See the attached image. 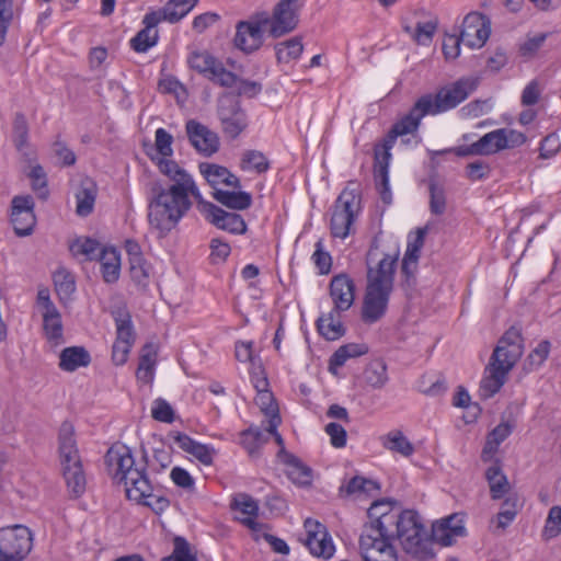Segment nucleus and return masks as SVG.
Masks as SVG:
<instances>
[{
    "label": "nucleus",
    "mask_w": 561,
    "mask_h": 561,
    "mask_svg": "<svg viewBox=\"0 0 561 561\" xmlns=\"http://www.w3.org/2000/svg\"><path fill=\"white\" fill-rule=\"evenodd\" d=\"M197 2L198 0H169L162 9L147 13L142 21L145 27L130 39L131 48L137 53L147 51L157 44L158 31L154 27L161 21L179 22Z\"/></svg>",
    "instance_id": "obj_7"
},
{
    "label": "nucleus",
    "mask_w": 561,
    "mask_h": 561,
    "mask_svg": "<svg viewBox=\"0 0 561 561\" xmlns=\"http://www.w3.org/2000/svg\"><path fill=\"white\" fill-rule=\"evenodd\" d=\"M369 523L363 527L359 536V551L364 561H398L391 543L398 538L403 550L421 556V517L415 510L400 513L393 510L390 500L375 501L367 511Z\"/></svg>",
    "instance_id": "obj_1"
},
{
    "label": "nucleus",
    "mask_w": 561,
    "mask_h": 561,
    "mask_svg": "<svg viewBox=\"0 0 561 561\" xmlns=\"http://www.w3.org/2000/svg\"><path fill=\"white\" fill-rule=\"evenodd\" d=\"M28 124L22 113H16L13 121V141L19 151L27 146Z\"/></svg>",
    "instance_id": "obj_47"
},
{
    "label": "nucleus",
    "mask_w": 561,
    "mask_h": 561,
    "mask_svg": "<svg viewBox=\"0 0 561 561\" xmlns=\"http://www.w3.org/2000/svg\"><path fill=\"white\" fill-rule=\"evenodd\" d=\"M170 477L175 485L185 490H193L195 481L193 477L181 467H174L171 470Z\"/></svg>",
    "instance_id": "obj_62"
},
{
    "label": "nucleus",
    "mask_w": 561,
    "mask_h": 561,
    "mask_svg": "<svg viewBox=\"0 0 561 561\" xmlns=\"http://www.w3.org/2000/svg\"><path fill=\"white\" fill-rule=\"evenodd\" d=\"M399 253L386 254L376 267H368L367 285L362 307V320L367 324L379 321L387 311Z\"/></svg>",
    "instance_id": "obj_5"
},
{
    "label": "nucleus",
    "mask_w": 561,
    "mask_h": 561,
    "mask_svg": "<svg viewBox=\"0 0 561 561\" xmlns=\"http://www.w3.org/2000/svg\"><path fill=\"white\" fill-rule=\"evenodd\" d=\"M156 364V353L150 344L145 345L139 358L137 368V378L141 381L149 382L153 378V366Z\"/></svg>",
    "instance_id": "obj_40"
},
{
    "label": "nucleus",
    "mask_w": 561,
    "mask_h": 561,
    "mask_svg": "<svg viewBox=\"0 0 561 561\" xmlns=\"http://www.w3.org/2000/svg\"><path fill=\"white\" fill-rule=\"evenodd\" d=\"M262 20L259 22L240 21L236 26L234 46L245 54L257 50L263 44Z\"/></svg>",
    "instance_id": "obj_21"
},
{
    "label": "nucleus",
    "mask_w": 561,
    "mask_h": 561,
    "mask_svg": "<svg viewBox=\"0 0 561 561\" xmlns=\"http://www.w3.org/2000/svg\"><path fill=\"white\" fill-rule=\"evenodd\" d=\"M368 353L366 344L348 343L340 346L329 360V369L336 374V368L342 367L348 358L358 357Z\"/></svg>",
    "instance_id": "obj_33"
},
{
    "label": "nucleus",
    "mask_w": 561,
    "mask_h": 561,
    "mask_svg": "<svg viewBox=\"0 0 561 561\" xmlns=\"http://www.w3.org/2000/svg\"><path fill=\"white\" fill-rule=\"evenodd\" d=\"M172 437L183 451L195 457L204 466L213 465L214 456L216 455V450L213 447L201 444L180 432L172 434Z\"/></svg>",
    "instance_id": "obj_25"
},
{
    "label": "nucleus",
    "mask_w": 561,
    "mask_h": 561,
    "mask_svg": "<svg viewBox=\"0 0 561 561\" xmlns=\"http://www.w3.org/2000/svg\"><path fill=\"white\" fill-rule=\"evenodd\" d=\"M420 253L421 227H416L408 236L407 250L401 262L402 286L405 291L416 289Z\"/></svg>",
    "instance_id": "obj_14"
},
{
    "label": "nucleus",
    "mask_w": 561,
    "mask_h": 561,
    "mask_svg": "<svg viewBox=\"0 0 561 561\" xmlns=\"http://www.w3.org/2000/svg\"><path fill=\"white\" fill-rule=\"evenodd\" d=\"M383 448L400 454L403 457H410L414 453L411 442L399 430L390 431L379 437Z\"/></svg>",
    "instance_id": "obj_35"
},
{
    "label": "nucleus",
    "mask_w": 561,
    "mask_h": 561,
    "mask_svg": "<svg viewBox=\"0 0 561 561\" xmlns=\"http://www.w3.org/2000/svg\"><path fill=\"white\" fill-rule=\"evenodd\" d=\"M58 455L62 476L69 491L80 496L85 491L87 480L72 423L64 421L58 431Z\"/></svg>",
    "instance_id": "obj_6"
},
{
    "label": "nucleus",
    "mask_w": 561,
    "mask_h": 561,
    "mask_svg": "<svg viewBox=\"0 0 561 561\" xmlns=\"http://www.w3.org/2000/svg\"><path fill=\"white\" fill-rule=\"evenodd\" d=\"M466 535L463 520L457 514L433 523L428 538L423 539V561L435 557V552L428 547L430 545L437 543L440 547H449L455 543L457 537Z\"/></svg>",
    "instance_id": "obj_10"
},
{
    "label": "nucleus",
    "mask_w": 561,
    "mask_h": 561,
    "mask_svg": "<svg viewBox=\"0 0 561 561\" xmlns=\"http://www.w3.org/2000/svg\"><path fill=\"white\" fill-rule=\"evenodd\" d=\"M35 203L31 195H16L11 201V224L19 237L33 233L36 225Z\"/></svg>",
    "instance_id": "obj_15"
},
{
    "label": "nucleus",
    "mask_w": 561,
    "mask_h": 561,
    "mask_svg": "<svg viewBox=\"0 0 561 561\" xmlns=\"http://www.w3.org/2000/svg\"><path fill=\"white\" fill-rule=\"evenodd\" d=\"M13 21V0H0V46L5 42L9 25Z\"/></svg>",
    "instance_id": "obj_53"
},
{
    "label": "nucleus",
    "mask_w": 561,
    "mask_h": 561,
    "mask_svg": "<svg viewBox=\"0 0 561 561\" xmlns=\"http://www.w3.org/2000/svg\"><path fill=\"white\" fill-rule=\"evenodd\" d=\"M214 198L221 205L237 210L248 209L252 204V196L247 192H229L224 190H215Z\"/></svg>",
    "instance_id": "obj_37"
},
{
    "label": "nucleus",
    "mask_w": 561,
    "mask_h": 561,
    "mask_svg": "<svg viewBox=\"0 0 561 561\" xmlns=\"http://www.w3.org/2000/svg\"><path fill=\"white\" fill-rule=\"evenodd\" d=\"M421 123V98L416 99L409 114L398 121L388 131L381 144L374 149V174L377 185L380 187L381 199L389 204L391 194L389 191L388 167L391 158L390 150L398 138L405 145L411 138H415Z\"/></svg>",
    "instance_id": "obj_4"
},
{
    "label": "nucleus",
    "mask_w": 561,
    "mask_h": 561,
    "mask_svg": "<svg viewBox=\"0 0 561 561\" xmlns=\"http://www.w3.org/2000/svg\"><path fill=\"white\" fill-rule=\"evenodd\" d=\"M460 44H462V41H460L459 36L446 35L443 42V53L447 60L456 59L459 56Z\"/></svg>",
    "instance_id": "obj_64"
},
{
    "label": "nucleus",
    "mask_w": 561,
    "mask_h": 561,
    "mask_svg": "<svg viewBox=\"0 0 561 561\" xmlns=\"http://www.w3.org/2000/svg\"><path fill=\"white\" fill-rule=\"evenodd\" d=\"M116 324V341L133 345L135 342V331L131 323L130 313L125 308H118L113 311Z\"/></svg>",
    "instance_id": "obj_38"
},
{
    "label": "nucleus",
    "mask_w": 561,
    "mask_h": 561,
    "mask_svg": "<svg viewBox=\"0 0 561 561\" xmlns=\"http://www.w3.org/2000/svg\"><path fill=\"white\" fill-rule=\"evenodd\" d=\"M312 260L319 268L320 274H329L332 266V257L329 252L323 251L322 242L316 243V251L312 254Z\"/></svg>",
    "instance_id": "obj_57"
},
{
    "label": "nucleus",
    "mask_w": 561,
    "mask_h": 561,
    "mask_svg": "<svg viewBox=\"0 0 561 561\" xmlns=\"http://www.w3.org/2000/svg\"><path fill=\"white\" fill-rule=\"evenodd\" d=\"M110 474L114 480L122 481L125 471L131 470L136 465L129 447L116 443L110 447L104 457Z\"/></svg>",
    "instance_id": "obj_22"
},
{
    "label": "nucleus",
    "mask_w": 561,
    "mask_h": 561,
    "mask_svg": "<svg viewBox=\"0 0 561 561\" xmlns=\"http://www.w3.org/2000/svg\"><path fill=\"white\" fill-rule=\"evenodd\" d=\"M32 180V188L38 193V197L45 199L48 195L46 173L42 165L36 164L32 167L30 173Z\"/></svg>",
    "instance_id": "obj_54"
},
{
    "label": "nucleus",
    "mask_w": 561,
    "mask_h": 561,
    "mask_svg": "<svg viewBox=\"0 0 561 561\" xmlns=\"http://www.w3.org/2000/svg\"><path fill=\"white\" fill-rule=\"evenodd\" d=\"M157 167L171 184L152 186L148 220L150 226L164 237L192 208V198L201 206L204 201L193 176L175 161L159 159Z\"/></svg>",
    "instance_id": "obj_2"
},
{
    "label": "nucleus",
    "mask_w": 561,
    "mask_h": 561,
    "mask_svg": "<svg viewBox=\"0 0 561 561\" xmlns=\"http://www.w3.org/2000/svg\"><path fill=\"white\" fill-rule=\"evenodd\" d=\"M161 561H197L196 554L192 551L188 541L181 536L173 539V552Z\"/></svg>",
    "instance_id": "obj_43"
},
{
    "label": "nucleus",
    "mask_w": 561,
    "mask_h": 561,
    "mask_svg": "<svg viewBox=\"0 0 561 561\" xmlns=\"http://www.w3.org/2000/svg\"><path fill=\"white\" fill-rule=\"evenodd\" d=\"M550 352V342L541 341L528 355L525 366L533 370L540 367L547 359Z\"/></svg>",
    "instance_id": "obj_52"
},
{
    "label": "nucleus",
    "mask_w": 561,
    "mask_h": 561,
    "mask_svg": "<svg viewBox=\"0 0 561 561\" xmlns=\"http://www.w3.org/2000/svg\"><path fill=\"white\" fill-rule=\"evenodd\" d=\"M96 191V185L92 180L87 179L81 182V185L76 193V211L79 216L85 217L92 213L95 203Z\"/></svg>",
    "instance_id": "obj_32"
},
{
    "label": "nucleus",
    "mask_w": 561,
    "mask_h": 561,
    "mask_svg": "<svg viewBox=\"0 0 561 561\" xmlns=\"http://www.w3.org/2000/svg\"><path fill=\"white\" fill-rule=\"evenodd\" d=\"M502 141L504 139L500 136L499 129L485 134L476 141L479 156H489L503 150Z\"/></svg>",
    "instance_id": "obj_41"
},
{
    "label": "nucleus",
    "mask_w": 561,
    "mask_h": 561,
    "mask_svg": "<svg viewBox=\"0 0 561 561\" xmlns=\"http://www.w3.org/2000/svg\"><path fill=\"white\" fill-rule=\"evenodd\" d=\"M339 312L333 309L327 316H322L317 320L319 333L329 341H335L345 333L343 324L337 320Z\"/></svg>",
    "instance_id": "obj_36"
},
{
    "label": "nucleus",
    "mask_w": 561,
    "mask_h": 561,
    "mask_svg": "<svg viewBox=\"0 0 561 561\" xmlns=\"http://www.w3.org/2000/svg\"><path fill=\"white\" fill-rule=\"evenodd\" d=\"M524 353V339L520 328L512 325L499 340L485 366L480 382L479 393L484 400L490 399L507 380L508 373L514 368Z\"/></svg>",
    "instance_id": "obj_3"
},
{
    "label": "nucleus",
    "mask_w": 561,
    "mask_h": 561,
    "mask_svg": "<svg viewBox=\"0 0 561 561\" xmlns=\"http://www.w3.org/2000/svg\"><path fill=\"white\" fill-rule=\"evenodd\" d=\"M330 296L336 311H346L354 304L355 284L346 274L335 275L330 282Z\"/></svg>",
    "instance_id": "obj_23"
},
{
    "label": "nucleus",
    "mask_w": 561,
    "mask_h": 561,
    "mask_svg": "<svg viewBox=\"0 0 561 561\" xmlns=\"http://www.w3.org/2000/svg\"><path fill=\"white\" fill-rule=\"evenodd\" d=\"M302 7V0H279L274 7L272 16L264 18L262 23L270 25L268 32L273 37H280L297 27Z\"/></svg>",
    "instance_id": "obj_13"
},
{
    "label": "nucleus",
    "mask_w": 561,
    "mask_h": 561,
    "mask_svg": "<svg viewBox=\"0 0 561 561\" xmlns=\"http://www.w3.org/2000/svg\"><path fill=\"white\" fill-rule=\"evenodd\" d=\"M512 430L513 427L510 423L502 422L488 434L484 447L481 453L482 461L488 462L493 458L501 443H503L511 435Z\"/></svg>",
    "instance_id": "obj_28"
},
{
    "label": "nucleus",
    "mask_w": 561,
    "mask_h": 561,
    "mask_svg": "<svg viewBox=\"0 0 561 561\" xmlns=\"http://www.w3.org/2000/svg\"><path fill=\"white\" fill-rule=\"evenodd\" d=\"M199 170L214 188L219 184H224L226 176H230V171L227 168L215 163H201Z\"/></svg>",
    "instance_id": "obj_44"
},
{
    "label": "nucleus",
    "mask_w": 561,
    "mask_h": 561,
    "mask_svg": "<svg viewBox=\"0 0 561 561\" xmlns=\"http://www.w3.org/2000/svg\"><path fill=\"white\" fill-rule=\"evenodd\" d=\"M186 134L191 145L206 157L218 151L219 138L216 133L211 131L207 126L190 119L185 126Z\"/></svg>",
    "instance_id": "obj_19"
},
{
    "label": "nucleus",
    "mask_w": 561,
    "mask_h": 561,
    "mask_svg": "<svg viewBox=\"0 0 561 561\" xmlns=\"http://www.w3.org/2000/svg\"><path fill=\"white\" fill-rule=\"evenodd\" d=\"M490 31V21L482 13L473 11L465 16L458 36L469 48H480L488 41Z\"/></svg>",
    "instance_id": "obj_16"
},
{
    "label": "nucleus",
    "mask_w": 561,
    "mask_h": 561,
    "mask_svg": "<svg viewBox=\"0 0 561 561\" xmlns=\"http://www.w3.org/2000/svg\"><path fill=\"white\" fill-rule=\"evenodd\" d=\"M208 79L226 88L234 87V84L238 82L237 75L227 70L220 61H218L215 68L211 70Z\"/></svg>",
    "instance_id": "obj_51"
},
{
    "label": "nucleus",
    "mask_w": 561,
    "mask_h": 561,
    "mask_svg": "<svg viewBox=\"0 0 561 561\" xmlns=\"http://www.w3.org/2000/svg\"><path fill=\"white\" fill-rule=\"evenodd\" d=\"M499 133L504 139V141H502L503 149L519 147L527 140L525 134L514 129L500 128Z\"/></svg>",
    "instance_id": "obj_59"
},
{
    "label": "nucleus",
    "mask_w": 561,
    "mask_h": 561,
    "mask_svg": "<svg viewBox=\"0 0 561 561\" xmlns=\"http://www.w3.org/2000/svg\"><path fill=\"white\" fill-rule=\"evenodd\" d=\"M325 433L330 436L331 444L335 448H342L346 445V431L337 423L331 422L325 426Z\"/></svg>",
    "instance_id": "obj_60"
},
{
    "label": "nucleus",
    "mask_w": 561,
    "mask_h": 561,
    "mask_svg": "<svg viewBox=\"0 0 561 561\" xmlns=\"http://www.w3.org/2000/svg\"><path fill=\"white\" fill-rule=\"evenodd\" d=\"M304 527L307 533L305 545L308 547L310 553L316 557L330 559L334 553V546L327 527L310 517L305 519Z\"/></svg>",
    "instance_id": "obj_17"
},
{
    "label": "nucleus",
    "mask_w": 561,
    "mask_h": 561,
    "mask_svg": "<svg viewBox=\"0 0 561 561\" xmlns=\"http://www.w3.org/2000/svg\"><path fill=\"white\" fill-rule=\"evenodd\" d=\"M91 363L89 352L82 346H69L59 355V368L64 371H75L80 367H87Z\"/></svg>",
    "instance_id": "obj_26"
},
{
    "label": "nucleus",
    "mask_w": 561,
    "mask_h": 561,
    "mask_svg": "<svg viewBox=\"0 0 561 561\" xmlns=\"http://www.w3.org/2000/svg\"><path fill=\"white\" fill-rule=\"evenodd\" d=\"M546 534L549 535V537H556L561 533V507L560 506H553L550 508L546 526H545Z\"/></svg>",
    "instance_id": "obj_61"
},
{
    "label": "nucleus",
    "mask_w": 561,
    "mask_h": 561,
    "mask_svg": "<svg viewBox=\"0 0 561 561\" xmlns=\"http://www.w3.org/2000/svg\"><path fill=\"white\" fill-rule=\"evenodd\" d=\"M151 416L159 422L172 423L174 421V411L164 399L158 398L153 401Z\"/></svg>",
    "instance_id": "obj_55"
},
{
    "label": "nucleus",
    "mask_w": 561,
    "mask_h": 561,
    "mask_svg": "<svg viewBox=\"0 0 561 561\" xmlns=\"http://www.w3.org/2000/svg\"><path fill=\"white\" fill-rule=\"evenodd\" d=\"M365 380L373 388L380 389L388 381L387 367L382 362L370 364L365 370Z\"/></svg>",
    "instance_id": "obj_46"
},
{
    "label": "nucleus",
    "mask_w": 561,
    "mask_h": 561,
    "mask_svg": "<svg viewBox=\"0 0 561 561\" xmlns=\"http://www.w3.org/2000/svg\"><path fill=\"white\" fill-rule=\"evenodd\" d=\"M202 211L206 218L217 228L227 230L234 234H243L247 231V224L242 216L236 213H228L213 203H202Z\"/></svg>",
    "instance_id": "obj_18"
},
{
    "label": "nucleus",
    "mask_w": 561,
    "mask_h": 561,
    "mask_svg": "<svg viewBox=\"0 0 561 561\" xmlns=\"http://www.w3.org/2000/svg\"><path fill=\"white\" fill-rule=\"evenodd\" d=\"M173 137L170 133H168L163 128H158L154 134V145L160 157L152 158V160L158 163L159 159H167L173 154L172 149Z\"/></svg>",
    "instance_id": "obj_49"
},
{
    "label": "nucleus",
    "mask_w": 561,
    "mask_h": 561,
    "mask_svg": "<svg viewBox=\"0 0 561 561\" xmlns=\"http://www.w3.org/2000/svg\"><path fill=\"white\" fill-rule=\"evenodd\" d=\"M255 403L268 417V426L266 432H275V428H277L280 423V417L278 415V407L274 400L273 393L265 389L259 390L255 398Z\"/></svg>",
    "instance_id": "obj_34"
},
{
    "label": "nucleus",
    "mask_w": 561,
    "mask_h": 561,
    "mask_svg": "<svg viewBox=\"0 0 561 561\" xmlns=\"http://www.w3.org/2000/svg\"><path fill=\"white\" fill-rule=\"evenodd\" d=\"M217 115L222 133L231 139L237 138L248 126L247 114L233 93L226 92L218 98Z\"/></svg>",
    "instance_id": "obj_12"
},
{
    "label": "nucleus",
    "mask_w": 561,
    "mask_h": 561,
    "mask_svg": "<svg viewBox=\"0 0 561 561\" xmlns=\"http://www.w3.org/2000/svg\"><path fill=\"white\" fill-rule=\"evenodd\" d=\"M118 483L125 485L127 497L138 503L151 495L152 486L146 473V462L135 466L129 471H125L122 476V481H118Z\"/></svg>",
    "instance_id": "obj_20"
},
{
    "label": "nucleus",
    "mask_w": 561,
    "mask_h": 561,
    "mask_svg": "<svg viewBox=\"0 0 561 561\" xmlns=\"http://www.w3.org/2000/svg\"><path fill=\"white\" fill-rule=\"evenodd\" d=\"M103 249L99 241L91 238H78L70 244V251L75 256H84L89 261L99 259Z\"/></svg>",
    "instance_id": "obj_39"
},
{
    "label": "nucleus",
    "mask_w": 561,
    "mask_h": 561,
    "mask_svg": "<svg viewBox=\"0 0 561 561\" xmlns=\"http://www.w3.org/2000/svg\"><path fill=\"white\" fill-rule=\"evenodd\" d=\"M485 479L490 486L491 497L493 500H500L504 497L510 491V482L506 476L503 473L499 461H495L485 471Z\"/></svg>",
    "instance_id": "obj_31"
},
{
    "label": "nucleus",
    "mask_w": 561,
    "mask_h": 561,
    "mask_svg": "<svg viewBox=\"0 0 561 561\" xmlns=\"http://www.w3.org/2000/svg\"><path fill=\"white\" fill-rule=\"evenodd\" d=\"M33 536L22 525L0 529V561H22L31 552Z\"/></svg>",
    "instance_id": "obj_11"
},
{
    "label": "nucleus",
    "mask_w": 561,
    "mask_h": 561,
    "mask_svg": "<svg viewBox=\"0 0 561 561\" xmlns=\"http://www.w3.org/2000/svg\"><path fill=\"white\" fill-rule=\"evenodd\" d=\"M430 191V211L433 215H443L446 210V194L445 190L438 183L431 181L428 185Z\"/></svg>",
    "instance_id": "obj_45"
},
{
    "label": "nucleus",
    "mask_w": 561,
    "mask_h": 561,
    "mask_svg": "<svg viewBox=\"0 0 561 561\" xmlns=\"http://www.w3.org/2000/svg\"><path fill=\"white\" fill-rule=\"evenodd\" d=\"M360 209V195L345 188L337 196L331 217L330 229L334 238L345 239Z\"/></svg>",
    "instance_id": "obj_9"
},
{
    "label": "nucleus",
    "mask_w": 561,
    "mask_h": 561,
    "mask_svg": "<svg viewBox=\"0 0 561 561\" xmlns=\"http://www.w3.org/2000/svg\"><path fill=\"white\" fill-rule=\"evenodd\" d=\"M490 173V167L488 163L477 160L471 162L466 168V175L471 181H478L486 178Z\"/></svg>",
    "instance_id": "obj_63"
},
{
    "label": "nucleus",
    "mask_w": 561,
    "mask_h": 561,
    "mask_svg": "<svg viewBox=\"0 0 561 561\" xmlns=\"http://www.w3.org/2000/svg\"><path fill=\"white\" fill-rule=\"evenodd\" d=\"M130 275L135 283L138 285H146L149 278V266L142 256L129 259Z\"/></svg>",
    "instance_id": "obj_56"
},
{
    "label": "nucleus",
    "mask_w": 561,
    "mask_h": 561,
    "mask_svg": "<svg viewBox=\"0 0 561 561\" xmlns=\"http://www.w3.org/2000/svg\"><path fill=\"white\" fill-rule=\"evenodd\" d=\"M43 331L51 345H59L64 342V328L61 314L58 309L43 312Z\"/></svg>",
    "instance_id": "obj_29"
},
{
    "label": "nucleus",
    "mask_w": 561,
    "mask_h": 561,
    "mask_svg": "<svg viewBox=\"0 0 561 561\" xmlns=\"http://www.w3.org/2000/svg\"><path fill=\"white\" fill-rule=\"evenodd\" d=\"M101 264V273L105 283H115L119 277L121 256L114 248H104L98 259Z\"/></svg>",
    "instance_id": "obj_27"
},
{
    "label": "nucleus",
    "mask_w": 561,
    "mask_h": 561,
    "mask_svg": "<svg viewBox=\"0 0 561 561\" xmlns=\"http://www.w3.org/2000/svg\"><path fill=\"white\" fill-rule=\"evenodd\" d=\"M477 88L473 79H460L451 87L439 90L435 95H423V116L436 115L456 107Z\"/></svg>",
    "instance_id": "obj_8"
},
{
    "label": "nucleus",
    "mask_w": 561,
    "mask_h": 561,
    "mask_svg": "<svg viewBox=\"0 0 561 561\" xmlns=\"http://www.w3.org/2000/svg\"><path fill=\"white\" fill-rule=\"evenodd\" d=\"M53 282L60 302L69 301L76 291L73 274L66 267L60 266L54 272Z\"/></svg>",
    "instance_id": "obj_30"
},
{
    "label": "nucleus",
    "mask_w": 561,
    "mask_h": 561,
    "mask_svg": "<svg viewBox=\"0 0 561 561\" xmlns=\"http://www.w3.org/2000/svg\"><path fill=\"white\" fill-rule=\"evenodd\" d=\"M51 150L62 165L69 167L76 163L75 152L59 138L54 141Z\"/></svg>",
    "instance_id": "obj_58"
},
{
    "label": "nucleus",
    "mask_w": 561,
    "mask_h": 561,
    "mask_svg": "<svg viewBox=\"0 0 561 561\" xmlns=\"http://www.w3.org/2000/svg\"><path fill=\"white\" fill-rule=\"evenodd\" d=\"M241 167L242 169H253L257 173H264L268 170L270 163L261 151L248 150L243 153Z\"/></svg>",
    "instance_id": "obj_48"
},
{
    "label": "nucleus",
    "mask_w": 561,
    "mask_h": 561,
    "mask_svg": "<svg viewBox=\"0 0 561 561\" xmlns=\"http://www.w3.org/2000/svg\"><path fill=\"white\" fill-rule=\"evenodd\" d=\"M230 507L233 511H240L242 514L253 517H256L259 513L257 502L247 493L237 494Z\"/></svg>",
    "instance_id": "obj_50"
},
{
    "label": "nucleus",
    "mask_w": 561,
    "mask_h": 561,
    "mask_svg": "<svg viewBox=\"0 0 561 561\" xmlns=\"http://www.w3.org/2000/svg\"><path fill=\"white\" fill-rule=\"evenodd\" d=\"M277 458L287 467L286 474L295 484L309 485L311 483V468L305 465L294 454L288 453L286 449H279Z\"/></svg>",
    "instance_id": "obj_24"
},
{
    "label": "nucleus",
    "mask_w": 561,
    "mask_h": 561,
    "mask_svg": "<svg viewBox=\"0 0 561 561\" xmlns=\"http://www.w3.org/2000/svg\"><path fill=\"white\" fill-rule=\"evenodd\" d=\"M218 60L207 51H193L188 57L190 67L208 78Z\"/></svg>",
    "instance_id": "obj_42"
}]
</instances>
